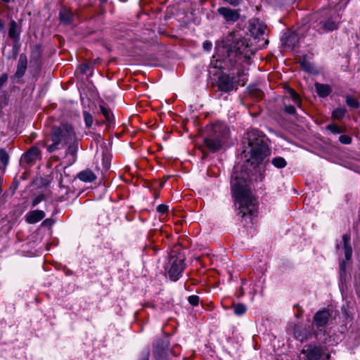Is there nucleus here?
Returning <instances> with one entry per match:
<instances>
[{
  "label": "nucleus",
  "instance_id": "4be33fe9",
  "mask_svg": "<svg viewBox=\"0 0 360 360\" xmlns=\"http://www.w3.org/2000/svg\"><path fill=\"white\" fill-rule=\"evenodd\" d=\"M345 102L349 107L352 108L356 109L360 106L359 102L354 97L350 95L345 96Z\"/></svg>",
  "mask_w": 360,
  "mask_h": 360
},
{
  "label": "nucleus",
  "instance_id": "c756f323",
  "mask_svg": "<svg viewBox=\"0 0 360 360\" xmlns=\"http://www.w3.org/2000/svg\"><path fill=\"white\" fill-rule=\"evenodd\" d=\"M84 122H85L86 126L87 127H91L93 124L92 115L87 112H84Z\"/></svg>",
  "mask_w": 360,
  "mask_h": 360
},
{
  "label": "nucleus",
  "instance_id": "423d86ee",
  "mask_svg": "<svg viewBox=\"0 0 360 360\" xmlns=\"http://www.w3.org/2000/svg\"><path fill=\"white\" fill-rule=\"evenodd\" d=\"M169 267L167 271L169 278L176 281L179 279L181 274L184 269V259L181 256H172L169 261Z\"/></svg>",
  "mask_w": 360,
  "mask_h": 360
},
{
  "label": "nucleus",
  "instance_id": "4468645a",
  "mask_svg": "<svg viewBox=\"0 0 360 360\" xmlns=\"http://www.w3.org/2000/svg\"><path fill=\"white\" fill-rule=\"evenodd\" d=\"M299 34L292 30H288L283 36L282 40L288 46H295L299 40Z\"/></svg>",
  "mask_w": 360,
  "mask_h": 360
},
{
  "label": "nucleus",
  "instance_id": "2eb2a0df",
  "mask_svg": "<svg viewBox=\"0 0 360 360\" xmlns=\"http://www.w3.org/2000/svg\"><path fill=\"white\" fill-rule=\"evenodd\" d=\"M59 15L61 22H70L75 20V15L70 10L66 8L60 9Z\"/></svg>",
  "mask_w": 360,
  "mask_h": 360
},
{
  "label": "nucleus",
  "instance_id": "6e6552de",
  "mask_svg": "<svg viewBox=\"0 0 360 360\" xmlns=\"http://www.w3.org/2000/svg\"><path fill=\"white\" fill-rule=\"evenodd\" d=\"M218 87L221 91H230L237 89V84L233 77L222 75L219 78Z\"/></svg>",
  "mask_w": 360,
  "mask_h": 360
},
{
  "label": "nucleus",
  "instance_id": "393cba45",
  "mask_svg": "<svg viewBox=\"0 0 360 360\" xmlns=\"http://www.w3.org/2000/svg\"><path fill=\"white\" fill-rule=\"evenodd\" d=\"M100 109L105 120L109 122H112L113 120V115L111 111L103 105H100Z\"/></svg>",
  "mask_w": 360,
  "mask_h": 360
},
{
  "label": "nucleus",
  "instance_id": "cd10ccee",
  "mask_svg": "<svg viewBox=\"0 0 360 360\" xmlns=\"http://www.w3.org/2000/svg\"><path fill=\"white\" fill-rule=\"evenodd\" d=\"M289 94H290V96L292 98V101L297 105L300 106L301 100H300V96L297 94V92L295 91L293 89H290Z\"/></svg>",
  "mask_w": 360,
  "mask_h": 360
},
{
  "label": "nucleus",
  "instance_id": "72a5a7b5",
  "mask_svg": "<svg viewBox=\"0 0 360 360\" xmlns=\"http://www.w3.org/2000/svg\"><path fill=\"white\" fill-rule=\"evenodd\" d=\"M199 297L197 295H191L188 297V302L193 306H197L199 303Z\"/></svg>",
  "mask_w": 360,
  "mask_h": 360
},
{
  "label": "nucleus",
  "instance_id": "09e8293b",
  "mask_svg": "<svg viewBox=\"0 0 360 360\" xmlns=\"http://www.w3.org/2000/svg\"><path fill=\"white\" fill-rule=\"evenodd\" d=\"M341 269H343V264H340Z\"/></svg>",
  "mask_w": 360,
  "mask_h": 360
},
{
  "label": "nucleus",
  "instance_id": "6ab92c4d",
  "mask_svg": "<svg viewBox=\"0 0 360 360\" xmlns=\"http://www.w3.org/2000/svg\"><path fill=\"white\" fill-rule=\"evenodd\" d=\"M78 178L84 182H91L96 179V176L92 171L86 169L79 173Z\"/></svg>",
  "mask_w": 360,
  "mask_h": 360
},
{
  "label": "nucleus",
  "instance_id": "a18cd8bd",
  "mask_svg": "<svg viewBox=\"0 0 360 360\" xmlns=\"http://www.w3.org/2000/svg\"><path fill=\"white\" fill-rule=\"evenodd\" d=\"M4 2H9L11 0H2Z\"/></svg>",
  "mask_w": 360,
  "mask_h": 360
},
{
  "label": "nucleus",
  "instance_id": "f257e3e1",
  "mask_svg": "<svg viewBox=\"0 0 360 360\" xmlns=\"http://www.w3.org/2000/svg\"><path fill=\"white\" fill-rule=\"evenodd\" d=\"M247 178V173L238 174V167L234 168L231 176V189L238 203L239 214L242 218H250L256 211L255 200L251 195Z\"/></svg>",
  "mask_w": 360,
  "mask_h": 360
},
{
  "label": "nucleus",
  "instance_id": "aec40b11",
  "mask_svg": "<svg viewBox=\"0 0 360 360\" xmlns=\"http://www.w3.org/2000/svg\"><path fill=\"white\" fill-rule=\"evenodd\" d=\"M316 90L319 96L321 97L327 96L330 92V88L327 84H322L316 83L315 84Z\"/></svg>",
  "mask_w": 360,
  "mask_h": 360
},
{
  "label": "nucleus",
  "instance_id": "c85d7f7f",
  "mask_svg": "<svg viewBox=\"0 0 360 360\" xmlns=\"http://www.w3.org/2000/svg\"><path fill=\"white\" fill-rule=\"evenodd\" d=\"M326 128L335 134H340L342 131L341 129L335 124H328L326 127Z\"/></svg>",
  "mask_w": 360,
  "mask_h": 360
},
{
  "label": "nucleus",
  "instance_id": "a878e982",
  "mask_svg": "<svg viewBox=\"0 0 360 360\" xmlns=\"http://www.w3.org/2000/svg\"><path fill=\"white\" fill-rule=\"evenodd\" d=\"M271 162L274 167L280 169L285 167L287 165L285 160L281 157L273 158Z\"/></svg>",
  "mask_w": 360,
  "mask_h": 360
},
{
  "label": "nucleus",
  "instance_id": "f704fd0d",
  "mask_svg": "<svg viewBox=\"0 0 360 360\" xmlns=\"http://www.w3.org/2000/svg\"><path fill=\"white\" fill-rule=\"evenodd\" d=\"M339 141L344 144H349L352 142V139L347 135H341L339 137Z\"/></svg>",
  "mask_w": 360,
  "mask_h": 360
},
{
  "label": "nucleus",
  "instance_id": "ddd939ff",
  "mask_svg": "<svg viewBox=\"0 0 360 360\" xmlns=\"http://www.w3.org/2000/svg\"><path fill=\"white\" fill-rule=\"evenodd\" d=\"M45 217V213L42 210H35L27 212L25 215L26 221L29 224H35Z\"/></svg>",
  "mask_w": 360,
  "mask_h": 360
},
{
  "label": "nucleus",
  "instance_id": "79ce46f5",
  "mask_svg": "<svg viewBox=\"0 0 360 360\" xmlns=\"http://www.w3.org/2000/svg\"><path fill=\"white\" fill-rule=\"evenodd\" d=\"M148 356H149V352H146L142 354V356H141V358L140 360H148Z\"/></svg>",
  "mask_w": 360,
  "mask_h": 360
},
{
  "label": "nucleus",
  "instance_id": "f3484780",
  "mask_svg": "<svg viewBox=\"0 0 360 360\" xmlns=\"http://www.w3.org/2000/svg\"><path fill=\"white\" fill-rule=\"evenodd\" d=\"M27 68V58L25 56L21 55L19 58L17 70L15 75L18 77H21L25 72Z\"/></svg>",
  "mask_w": 360,
  "mask_h": 360
},
{
  "label": "nucleus",
  "instance_id": "f03ea898",
  "mask_svg": "<svg viewBox=\"0 0 360 360\" xmlns=\"http://www.w3.org/2000/svg\"><path fill=\"white\" fill-rule=\"evenodd\" d=\"M244 139L248 144L243 150L246 161L253 168H256L269 155L267 139L262 132L255 129L249 130Z\"/></svg>",
  "mask_w": 360,
  "mask_h": 360
},
{
  "label": "nucleus",
  "instance_id": "e433bc0d",
  "mask_svg": "<svg viewBox=\"0 0 360 360\" xmlns=\"http://www.w3.org/2000/svg\"><path fill=\"white\" fill-rule=\"evenodd\" d=\"M285 112L288 113V114H290V115H293L296 112V110L294 106L291 105H286L285 107Z\"/></svg>",
  "mask_w": 360,
  "mask_h": 360
},
{
  "label": "nucleus",
  "instance_id": "c9c22d12",
  "mask_svg": "<svg viewBox=\"0 0 360 360\" xmlns=\"http://www.w3.org/2000/svg\"><path fill=\"white\" fill-rule=\"evenodd\" d=\"M300 64L302 66V68L307 72H311V65L309 63H307L305 59H303L302 61H300Z\"/></svg>",
  "mask_w": 360,
  "mask_h": 360
},
{
  "label": "nucleus",
  "instance_id": "473e14b6",
  "mask_svg": "<svg viewBox=\"0 0 360 360\" xmlns=\"http://www.w3.org/2000/svg\"><path fill=\"white\" fill-rule=\"evenodd\" d=\"M168 210H169V206L167 205H165V204L159 205L157 207L158 212H159L162 215L166 214L168 212Z\"/></svg>",
  "mask_w": 360,
  "mask_h": 360
},
{
  "label": "nucleus",
  "instance_id": "5701e85b",
  "mask_svg": "<svg viewBox=\"0 0 360 360\" xmlns=\"http://www.w3.org/2000/svg\"><path fill=\"white\" fill-rule=\"evenodd\" d=\"M347 112V110L345 108H338L335 109L332 112V117L335 120H342Z\"/></svg>",
  "mask_w": 360,
  "mask_h": 360
},
{
  "label": "nucleus",
  "instance_id": "a211bd4d",
  "mask_svg": "<svg viewBox=\"0 0 360 360\" xmlns=\"http://www.w3.org/2000/svg\"><path fill=\"white\" fill-rule=\"evenodd\" d=\"M39 155V150L36 147L30 149L26 153L24 154L22 160L27 163H31L35 160Z\"/></svg>",
  "mask_w": 360,
  "mask_h": 360
},
{
  "label": "nucleus",
  "instance_id": "1a4fd4ad",
  "mask_svg": "<svg viewBox=\"0 0 360 360\" xmlns=\"http://www.w3.org/2000/svg\"><path fill=\"white\" fill-rule=\"evenodd\" d=\"M331 314L328 309H323L317 311L314 316V322L316 327L325 326L330 317Z\"/></svg>",
  "mask_w": 360,
  "mask_h": 360
},
{
  "label": "nucleus",
  "instance_id": "9d476101",
  "mask_svg": "<svg viewBox=\"0 0 360 360\" xmlns=\"http://www.w3.org/2000/svg\"><path fill=\"white\" fill-rule=\"evenodd\" d=\"M294 335L296 339L303 342L311 337L312 329L310 327L306 328L300 326H296L294 328Z\"/></svg>",
  "mask_w": 360,
  "mask_h": 360
},
{
  "label": "nucleus",
  "instance_id": "37998d69",
  "mask_svg": "<svg viewBox=\"0 0 360 360\" xmlns=\"http://www.w3.org/2000/svg\"><path fill=\"white\" fill-rule=\"evenodd\" d=\"M330 12L333 13V15L331 16V19L330 20V21L328 22H334V21L337 20V18H336V15H335V11H331Z\"/></svg>",
  "mask_w": 360,
  "mask_h": 360
},
{
  "label": "nucleus",
  "instance_id": "bb28decb",
  "mask_svg": "<svg viewBox=\"0 0 360 360\" xmlns=\"http://www.w3.org/2000/svg\"><path fill=\"white\" fill-rule=\"evenodd\" d=\"M233 311L235 314L240 316L245 313L246 307L243 304H238L233 306Z\"/></svg>",
  "mask_w": 360,
  "mask_h": 360
},
{
  "label": "nucleus",
  "instance_id": "b1692460",
  "mask_svg": "<svg viewBox=\"0 0 360 360\" xmlns=\"http://www.w3.org/2000/svg\"><path fill=\"white\" fill-rule=\"evenodd\" d=\"M69 146L67 150V154H70L73 157L72 161L75 160V155L78 150V143L76 141V139H75V141H72L70 143H68Z\"/></svg>",
  "mask_w": 360,
  "mask_h": 360
},
{
  "label": "nucleus",
  "instance_id": "f8f14e48",
  "mask_svg": "<svg viewBox=\"0 0 360 360\" xmlns=\"http://www.w3.org/2000/svg\"><path fill=\"white\" fill-rule=\"evenodd\" d=\"M265 29L266 26L264 24H251L250 32L251 35L253 36L255 39L262 38V39L265 40V43H266L267 41L264 37Z\"/></svg>",
  "mask_w": 360,
  "mask_h": 360
},
{
  "label": "nucleus",
  "instance_id": "a19ab883",
  "mask_svg": "<svg viewBox=\"0 0 360 360\" xmlns=\"http://www.w3.org/2000/svg\"><path fill=\"white\" fill-rule=\"evenodd\" d=\"M8 76L6 75H3L0 77V87H1L7 81Z\"/></svg>",
  "mask_w": 360,
  "mask_h": 360
},
{
  "label": "nucleus",
  "instance_id": "de8ad7c7",
  "mask_svg": "<svg viewBox=\"0 0 360 360\" xmlns=\"http://www.w3.org/2000/svg\"><path fill=\"white\" fill-rule=\"evenodd\" d=\"M86 65L84 66L83 71L84 72L86 70Z\"/></svg>",
  "mask_w": 360,
  "mask_h": 360
},
{
  "label": "nucleus",
  "instance_id": "c03bdc74",
  "mask_svg": "<svg viewBox=\"0 0 360 360\" xmlns=\"http://www.w3.org/2000/svg\"><path fill=\"white\" fill-rule=\"evenodd\" d=\"M4 24H0V31L4 29Z\"/></svg>",
  "mask_w": 360,
  "mask_h": 360
},
{
  "label": "nucleus",
  "instance_id": "dca6fc26",
  "mask_svg": "<svg viewBox=\"0 0 360 360\" xmlns=\"http://www.w3.org/2000/svg\"><path fill=\"white\" fill-rule=\"evenodd\" d=\"M342 240L344 243V252L347 260L350 259L352 255V249L350 245V236L348 234L342 236Z\"/></svg>",
  "mask_w": 360,
  "mask_h": 360
},
{
  "label": "nucleus",
  "instance_id": "8fccbe9b",
  "mask_svg": "<svg viewBox=\"0 0 360 360\" xmlns=\"http://www.w3.org/2000/svg\"><path fill=\"white\" fill-rule=\"evenodd\" d=\"M10 22L14 23L15 21L14 20H11Z\"/></svg>",
  "mask_w": 360,
  "mask_h": 360
},
{
  "label": "nucleus",
  "instance_id": "58836bf2",
  "mask_svg": "<svg viewBox=\"0 0 360 360\" xmlns=\"http://www.w3.org/2000/svg\"><path fill=\"white\" fill-rule=\"evenodd\" d=\"M223 1L227 4L232 5V6H237L241 1V0H223Z\"/></svg>",
  "mask_w": 360,
  "mask_h": 360
},
{
  "label": "nucleus",
  "instance_id": "9b49d317",
  "mask_svg": "<svg viewBox=\"0 0 360 360\" xmlns=\"http://www.w3.org/2000/svg\"><path fill=\"white\" fill-rule=\"evenodd\" d=\"M218 12L226 21H236L239 18V14L237 11L228 8L221 7L218 9Z\"/></svg>",
  "mask_w": 360,
  "mask_h": 360
},
{
  "label": "nucleus",
  "instance_id": "0eeeda50",
  "mask_svg": "<svg viewBox=\"0 0 360 360\" xmlns=\"http://www.w3.org/2000/svg\"><path fill=\"white\" fill-rule=\"evenodd\" d=\"M234 48L236 49V52L231 50L228 54V57L230 60H232V56H236L240 60L243 58L244 60H248L249 59L250 54L252 53V52L250 53V50L247 45L244 44L243 42H238Z\"/></svg>",
  "mask_w": 360,
  "mask_h": 360
},
{
  "label": "nucleus",
  "instance_id": "7c9ffc66",
  "mask_svg": "<svg viewBox=\"0 0 360 360\" xmlns=\"http://www.w3.org/2000/svg\"><path fill=\"white\" fill-rule=\"evenodd\" d=\"M0 161L4 165H7L8 162V155L4 150L0 148Z\"/></svg>",
  "mask_w": 360,
  "mask_h": 360
},
{
  "label": "nucleus",
  "instance_id": "7ed1b4c3",
  "mask_svg": "<svg viewBox=\"0 0 360 360\" xmlns=\"http://www.w3.org/2000/svg\"><path fill=\"white\" fill-rule=\"evenodd\" d=\"M76 134L72 125L63 124L59 127H53L51 131L52 143L47 147L49 152L60 149L68 143L75 141Z\"/></svg>",
  "mask_w": 360,
  "mask_h": 360
},
{
  "label": "nucleus",
  "instance_id": "20e7f679",
  "mask_svg": "<svg viewBox=\"0 0 360 360\" xmlns=\"http://www.w3.org/2000/svg\"><path fill=\"white\" fill-rule=\"evenodd\" d=\"M212 134L209 137L205 139L204 145L211 151L219 150L223 144V142L228 137V129L226 126L216 124L212 127Z\"/></svg>",
  "mask_w": 360,
  "mask_h": 360
},
{
  "label": "nucleus",
  "instance_id": "ea45409f",
  "mask_svg": "<svg viewBox=\"0 0 360 360\" xmlns=\"http://www.w3.org/2000/svg\"><path fill=\"white\" fill-rule=\"evenodd\" d=\"M202 46L205 50L210 51L212 48V43L208 41H205L203 43Z\"/></svg>",
  "mask_w": 360,
  "mask_h": 360
},
{
  "label": "nucleus",
  "instance_id": "412c9836",
  "mask_svg": "<svg viewBox=\"0 0 360 360\" xmlns=\"http://www.w3.org/2000/svg\"><path fill=\"white\" fill-rule=\"evenodd\" d=\"M20 32V24H11V27L9 29V32H8L9 37L14 40H17L18 39Z\"/></svg>",
  "mask_w": 360,
  "mask_h": 360
},
{
  "label": "nucleus",
  "instance_id": "49530a36",
  "mask_svg": "<svg viewBox=\"0 0 360 360\" xmlns=\"http://www.w3.org/2000/svg\"><path fill=\"white\" fill-rule=\"evenodd\" d=\"M101 2L104 3V2H106L107 0H100Z\"/></svg>",
  "mask_w": 360,
  "mask_h": 360
},
{
  "label": "nucleus",
  "instance_id": "4c0bfd02",
  "mask_svg": "<svg viewBox=\"0 0 360 360\" xmlns=\"http://www.w3.org/2000/svg\"><path fill=\"white\" fill-rule=\"evenodd\" d=\"M44 198L42 195H39L36 197L33 201H32V206L35 207L37 205L39 202H41L43 200Z\"/></svg>",
  "mask_w": 360,
  "mask_h": 360
},
{
  "label": "nucleus",
  "instance_id": "39448f33",
  "mask_svg": "<svg viewBox=\"0 0 360 360\" xmlns=\"http://www.w3.org/2000/svg\"><path fill=\"white\" fill-rule=\"evenodd\" d=\"M300 360H329L330 355L324 347L308 345H305L302 350Z\"/></svg>",
  "mask_w": 360,
  "mask_h": 360
},
{
  "label": "nucleus",
  "instance_id": "2f4dec72",
  "mask_svg": "<svg viewBox=\"0 0 360 360\" xmlns=\"http://www.w3.org/2000/svg\"><path fill=\"white\" fill-rule=\"evenodd\" d=\"M322 28L323 32H328L331 30H334L338 29V25L337 24H322Z\"/></svg>",
  "mask_w": 360,
  "mask_h": 360
}]
</instances>
